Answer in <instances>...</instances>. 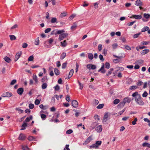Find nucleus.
<instances>
[{"label":"nucleus","instance_id":"nucleus-4","mask_svg":"<svg viewBox=\"0 0 150 150\" xmlns=\"http://www.w3.org/2000/svg\"><path fill=\"white\" fill-rule=\"evenodd\" d=\"M87 68L90 70L92 69L93 70L95 69H96V66L95 65L92 64H88L86 65Z\"/></svg>","mask_w":150,"mask_h":150},{"label":"nucleus","instance_id":"nucleus-11","mask_svg":"<svg viewBox=\"0 0 150 150\" xmlns=\"http://www.w3.org/2000/svg\"><path fill=\"white\" fill-rule=\"evenodd\" d=\"M135 4L137 6H141L142 5V2L140 1V0H137L135 1Z\"/></svg>","mask_w":150,"mask_h":150},{"label":"nucleus","instance_id":"nucleus-21","mask_svg":"<svg viewBox=\"0 0 150 150\" xmlns=\"http://www.w3.org/2000/svg\"><path fill=\"white\" fill-rule=\"evenodd\" d=\"M123 100L125 103H129L131 100V99L128 97L125 98Z\"/></svg>","mask_w":150,"mask_h":150},{"label":"nucleus","instance_id":"nucleus-7","mask_svg":"<svg viewBox=\"0 0 150 150\" xmlns=\"http://www.w3.org/2000/svg\"><path fill=\"white\" fill-rule=\"evenodd\" d=\"M92 139L91 136H90L86 139L85 142L83 143V145H86L89 143Z\"/></svg>","mask_w":150,"mask_h":150},{"label":"nucleus","instance_id":"nucleus-17","mask_svg":"<svg viewBox=\"0 0 150 150\" xmlns=\"http://www.w3.org/2000/svg\"><path fill=\"white\" fill-rule=\"evenodd\" d=\"M25 136L24 135V134L22 133H21L20 134L18 138V139L19 140H23L25 139Z\"/></svg>","mask_w":150,"mask_h":150},{"label":"nucleus","instance_id":"nucleus-56","mask_svg":"<svg viewBox=\"0 0 150 150\" xmlns=\"http://www.w3.org/2000/svg\"><path fill=\"white\" fill-rule=\"evenodd\" d=\"M28 46V45L26 43L24 42L22 44V47L23 48H26Z\"/></svg>","mask_w":150,"mask_h":150},{"label":"nucleus","instance_id":"nucleus-59","mask_svg":"<svg viewBox=\"0 0 150 150\" xmlns=\"http://www.w3.org/2000/svg\"><path fill=\"white\" fill-rule=\"evenodd\" d=\"M140 34V33H139L134 34L133 36V38H138Z\"/></svg>","mask_w":150,"mask_h":150},{"label":"nucleus","instance_id":"nucleus-20","mask_svg":"<svg viewBox=\"0 0 150 150\" xmlns=\"http://www.w3.org/2000/svg\"><path fill=\"white\" fill-rule=\"evenodd\" d=\"M74 72V70L73 69H71L70 71L69 76L68 79H70L72 76Z\"/></svg>","mask_w":150,"mask_h":150},{"label":"nucleus","instance_id":"nucleus-40","mask_svg":"<svg viewBox=\"0 0 150 150\" xmlns=\"http://www.w3.org/2000/svg\"><path fill=\"white\" fill-rule=\"evenodd\" d=\"M89 147L90 148H95V149H98V146L96 145V144H93L92 145L90 146Z\"/></svg>","mask_w":150,"mask_h":150},{"label":"nucleus","instance_id":"nucleus-13","mask_svg":"<svg viewBox=\"0 0 150 150\" xmlns=\"http://www.w3.org/2000/svg\"><path fill=\"white\" fill-rule=\"evenodd\" d=\"M104 64H103V65L101 67V68L98 71V72L101 71V72L102 73H105L106 71V70L104 69Z\"/></svg>","mask_w":150,"mask_h":150},{"label":"nucleus","instance_id":"nucleus-5","mask_svg":"<svg viewBox=\"0 0 150 150\" xmlns=\"http://www.w3.org/2000/svg\"><path fill=\"white\" fill-rule=\"evenodd\" d=\"M22 54V52L21 51L18 52L16 54L14 61L16 62L20 58Z\"/></svg>","mask_w":150,"mask_h":150},{"label":"nucleus","instance_id":"nucleus-63","mask_svg":"<svg viewBox=\"0 0 150 150\" xmlns=\"http://www.w3.org/2000/svg\"><path fill=\"white\" fill-rule=\"evenodd\" d=\"M118 45L117 43H115L112 45V47L113 49H115L117 47Z\"/></svg>","mask_w":150,"mask_h":150},{"label":"nucleus","instance_id":"nucleus-15","mask_svg":"<svg viewBox=\"0 0 150 150\" xmlns=\"http://www.w3.org/2000/svg\"><path fill=\"white\" fill-rule=\"evenodd\" d=\"M40 108L42 110H45L48 108L47 105H43V104H41L39 105Z\"/></svg>","mask_w":150,"mask_h":150},{"label":"nucleus","instance_id":"nucleus-8","mask_svg":"<svg viewBox=\"0 0 150 150\" xmlns=\"http://www.w3.org/2000/svg\"><path fill=\"white\" fill-rule=\"evenodd\" d=\"M142 16L141 15H134L132 16V17H130V18H133L137 19H140L142 18Z\"/></svg>","mask_w":150,"mask_h":150},{"label":"nucleus","instance_id":"nucleus-16","mask_svg":"<svg viewBox=\"0 0 150 150\" xmlns=\"http://www.w3.org/2000/svg\"><path fill=\"white\" fill-rule=\"evenodd\" d=\"M149 52V49H145L142 51L141 53L142 55H144L146 54H147Z\"/></svg>","mask_w":150,"mask_h":150},{"label":"nucleus","instance_id":"nucleus-1","mask_svg":"<svg viewBox=\"0 0 150 150\" xmlns=\"http://www.w3.org/2000/svg\"><path fill=\"white\" fill-rule=\"evenodd\" d=\"M132 96L135 97V101L137 104L140 105H143L144 104V103L142 99L141 95L138 93V92H135Z\"/></svg>","mask_w":150,"mask_h":150},{"label":"nucleus","instance_id":"nucleus-28","mask_svg":"<svg viewBox=\"0 0 150 150\" xmlns=\"http://www.w3.org/2000/svg\"><path fill=\"white\" fill-rule=\"evenodd\" d=\"M66 54L65 52L62 53L60 56V59H63L66 57Z\"/></svg>","mask_w":150,"mask_h":150},{"label":"nucleus","instance_id":"nucleus-49","mask_svg":"<svg viewBox=\"0 0 150 150\" xmlns=\"http://www.w3.org/2000/svg\"><path fill=\"white\" fill-rule=\"evenodd\" d=\"M120 102V100L118 99H115L113 101V103L115 104H117Z\"/></svg>","mask_w":150,"mask_h":150},{"label":"nucleus","instance_id":"nucleus-52","mask_svg":"<svg viewBox=\"0 0 150 150\" xmlns=\"http://www.w3.org/2000/svg\"><path fill=\"white\" fill-rule=\"evenodd\" d=\"M34 59V57L33 55L30 56L28 58V61H32Z\"/></svg>","mask_w":150,"mask_h":150},{"label":"nucleus","instance_id":"nucleus-38","mask_svg":"<svg viewBox=\"0 0 150 150\" xmlns=\"http://www.w3.org/2000/svg\"><path fill=\"white\" fill-rule=\"evenodd\" d=\"M149 41H143L141 42V43L142 45H145L149 44Z\"/></svg>","mask_w":150,"mask_h":150},{"label":"nucleus","instance_id":"nucleus-55","mask_svg":"<svg viewBox=\"0 0 150 150\" xmlns=\"http://www.w3.org/2000/svg\"><path fill=\"white\" fill-rule=\"evenodd\" d=\"M102 45L101 44L98 45V49L99 51H100L102 50Z\"/></svg>","mask_w":150,"mask_h":150},{"label":"nucleus","instance_id":"nucleus-47","mask_svg":"<svg viewBox=\"0 0 150 150\" xmlns=\"http://www.w3.org/2000/svg\"><path fill=\"white\" fill-rule=\"evenodd\" d=\"M143 82L142 81H139L137 83V86H140L142 85L143 84Z\"/></svg>","mask_w":150,"mask_h":150},{"label":"nucleus","instance_id":"nucleus-14","mask_svg":"<svg viewBox=\"0 0 150 150\" xmlns=\"http://www.w3.org/2000/svg\"><path fill=\"white\" fill-rule=\"evenodd\" d=\"M96 130L98 132H101L102 131V125H100L97 126L96 128Z\"/></svg>","mask_w":150,"mask_h":150},{"label":"nucleus","instance_id":"nucleus-6","mask_svg":"<svg viewBox=\"0 0 150 150\" xmlns=\"http://www.w3.org/2000/svg\"><path fill=\"white\" fill-rule=\"evenodd\" d=\"M12 95V94L11 93L6 92L3 93L1 95V96L2 97H10Z\"/></svg>","mask_w":150,"mask_h":150},{"label":"nucleus","instance_id":"nucleus-53","mask_svg":"<svg viewBox=\"0 0 150 150\" xmlns=\"http://www.w3.org/2000/svg\"><path fill=\"white\" fill-rule=\"evenodd\" d=\"M67 62H65V63H63L62 65V68L63 69H64L65 68L67 67Z\"/></svg>","mask_w":150,"mask_h":150},{"label":"nucleus","instance_id":"nucleus-48","mask_svg":"<svg viewBox=\"0 0 150 150\" xmlns=\"http://www.w3.org/2000/svg\"><path fill=\"white\" fill-rule=\"evenodd\" d=\"M105 67L106 69H109L110 67V64L108 62H106L105 64Z\"/></svg>","mask_w":150,"mask_h":150},{"label":"nucleus","instance_id":"nucleus-29","mask_svg":"<svg viewBox=\"0 0 150 150\" xmlns=\"http://www.w3.org/2000/svg\"><path fill=\"white\" fill-rule=\"evenodd\" d=\"M138 88V87L136 86H131L129 88V90H135Z\"/></svg>","mask_w":150,"mask_h":150},{"label":"nucleus","instance_id":"nucleus-27","mask_svg":"<svg viewBox=\"0 0 150 150\" xmlns=\"http://www.w3.org/2000/svg\"><path fill=\"white\" fill-rule=\"evenodd\" d=\"M54 72L55 75L57 76L59 74V71L57 68H55L54 69Z\"/></svg>","mask_w":150,"mask_h":150},{"label":"nucleus","instance_id":"nucleus-46","mask_svg":"<svg viewBox=\"0 0 150 150\" xmlns=\"http://www.w3.org/2000/svg\"><path fill=\"white\" fill-rule=\"evenodd\" d=\"M22 149L23 150H29V149L27 146H22Z\"/></svg>","mask_w":150,"mask_h":150},{"label":"nucleus","instance_id":"nucleus-61","mask_svg":"<svg viewBox=\"0 0 150 150\" xmlns=\"http://www.w3.org/2000/svg\"><path fill=\"white\" fill-rule=\"evenodd\" d=\"M34 105L33 104L30 103L29 104V108L30 109H33L34 108Z\"/></svg>","mask_w":150,"mask_h":150},{"label":"nucleus","instance_id":"nucleus-18","mask_svg":"<svg viewBox=\"0 0 150 150\" xmlns=\"http://www.w3.org/2000/svg\"><path fill=\"white\" fill-rule=\"evenodd\" d=\"M27 126V124L23 122V124L21 127L22 128L21 129V130H24L25 129V127Z\"/></svg>","mask_w":150,"mask_h":150},{"label":"nucleus","instance_id":"nucleus-54","mask_svg":"<svg viewBox=\"0 0 150 150\" xmlns=\"http://www.w3.org/2000/svg\"><path fill=\"white\" fill-rule=\"evenodd\" d=\"M99 58L100 60L102 61H103L104 60V59L103 58V56L102 54H100L99 56Z\"/></svg>","mask_w":150,"mask_h":150},{"label":"nucleus","instance_id":"nucleus-25","mask_svg":"<svg viewBox=\"0 0 150 150\" xmlns=\"http://www.w3.org/2000/svg\"><path fill=\"white\" fill-rule=\"evenodd\" d=\"M142 146L143 147L147 146L149 148H150V144L146 142H145L142 144Z\"/></svg>","mask_w":150,"mask_h":150},{"label":"nucleus","instance_id":"nucleus-62","mask_svg":"<svg viewBox=\"0 0 150 150\" xmlns=\"http://www.w3.org/2000/svg\"><path fill=\"white\" fill-rule=\"evenodd\" d=\"M54 88L55 90L58 91L60 89V87L58 85H57L56 86H55L54 87Z\"/></svg>","mask_w":150,"mask_h":150},{"label":"nucleus","instance_id":"nucleus-2","mask_svg":"<svg viewBox=\"0 0 150 150\" xmlns=\"http://www.w3.org/2000/svg\"><path fill=\"white\" fill-rule=\"evenodd\" d=\"M109 116L110 115L108 112H106L105 113L102 120V122L104 124L107 123L106 122L109 120Z\"/></svg>","mask_w":150,"mask_h":150},{"label":"nucleus","instance_id":"nucleus-33","mask_svg":"<svg viewBox=\"0 0 150 150\" xmlns=\"http://www.w3.org/2000/svg\"><path fill=\"white\" fill-rule=\"evenodd\" d=\"M33 80L35 81L36 83H37L38 81V80L37 78V76L35 74H33Z\"/></svg>","mask_w":150,"mask_h":150},{"label":"nucleus","instance_id":"nucleus-51","mask_svg":"<svg viewBox=\"0 0 150 150\" xmlns=\"http://www.w3.org/2000/svg\"><path fill=\"white\" fill-rule=\"evenodd\" d=\"M136 62L137 64H143V61L142 60H140L137 61Z\"/></svg>","mask_w":150,"mask_h":150},{"label":"nucleus","instance_id":"nucleus-57","mask_svg":"<svg viewBox=\"0 0 150 150\" xmlns=\"http://www.w3.org/2000/svg\"><path fill=\"white\" fill-rule=\"evenodd\" d=\"M99 103V101L98 100L95 99L93 101V103L95 105H97Z\"/></svg>","mask_w":150,"mask_h":150},{"label":"nucleus","instance_id":"nucleus-42","mask_svg":"<svg viewBox=\"0 0 150 150\" xmlns=\"http://www.w3.org/2000/svg\"><path fill=\"white\" fill-rule=\"evenodd\" d=\"M104 106V104H100L97 107V108L98 109H101Z\"/></svg>","mask_w":150,"mask_h":150},{"label":"nucleus","instance_id":"nucleus-41","mask_svg":"<svg viewBox=\"0 0 150 150\" xmlns=\"http://www.w3.org/2000/svg\"><path fill=\"white\" fill-rule=\"evenodd\" d=\"M77 27V25L75 23H74L73 25L71 27V29L72 30H74Z\"/></svg>","mask_w":150,"mask_h":150},{"label":"nucleus","instance_id":"nucleus-60","mask_svg":"<svg viewBox=\"0 0 150 150\" xmlns=\"http://www.w3.org/2000/svg\"><path fill=\"white\" fill-rule=\"evenodd\" d=\"M51 30V28H47L45 30V33H47Z\"/></svg>","mask_w":150,"mask_h":150},{"label":"nucleus","instance_id":"nucleus-24","mask_svg":"<svg viewBox=\"0 0 150 150\" xmlns=\"http://www.w3.org/2000/svg\"><path fill=\"white\" fill-rule=\"evenodd\" d=\"M149 29V27L148 26H144L141 30V32H145Z\"/></svg>","mask_w":150,"mask_h":150},{"label":"nucleus","instance_id":"nucleus-58","mask_svg":"<svg viewBox=\"0 0 150 150\" xmlns=\"http://www.w3.org/2000/svg\"><path fill=\"white\" fill-rule=\"evenodd\" d=\"M73 132V130L72 129H69L67 130L66 132V133L67 134H71Z\"/></svg>","mask_w":150,"mask_h":150},{"label":"nucleus","instance_id":"nucleus-19","mask_svg":"<svg viewBox=\"0 0 150 150\" xmlns=\"http://www.w3.org/2000/svg\"><path fill=\"white\" fill-rule=\"evenodd\" d=\"M4 60L6 62L9 63L11 61V59L7 56H6L4 58Z\"/></svg>","mask_w":150,"mask_h":150},{"label":"nucleus","instance_id":"nucleus-12","mask_svg":"<svg viewBox=\"0 0 150 150\" xmlns=\"http://www.w3.org/2000/svg\"><path fill=\"white\" fill-rule=\"evenodd\" d=\"M65 32V31L64 30H57L56 33H55V35H57V34H59L60 35L64 33Z\"/></svg>","mask_w":150,"mask_h":150},{"label":"nucleus","instance_id":"nucleus-9","mask_svg":"<svg viewBox=\"0 0 150 150\" xmlns=\"http://www.w3.org/2000/svg\"><path fill=\"white\" fill-rule=\"evenodd\" d=\"M71 104L72 106L74 108H77L78 105V102L76 100H73L72 101Z\"/></svg>","mask_w":150,"mask_h":150},{"label":"nucleus","instance_id":"nucleus-10","mask_svg":"<svg viewBox=\"0 0 150 150\" xmlns=\"http://www.w3.org/2000/svg\"><path fill=\"white\" fill-rule=\"evenodd\" d=\"M24 91V89L22 88H20L18 89L17 91V93L20 95L22 94Z\"/></svg>","mask_w":150,"mask_h":150},{"label":"nucleus","instance_id":"nucleus-35","mask_svg":"<svg viewBox=\"0 0 150 150\" xmlns=\"http://www.w3.org/2000/svg\"><path fill=\"white\" fill-rule=\"evenodd\" d=\"M144 16L145 18L148 19L150 17V14L145 13L144 14Z\"/></svg>","mask_w":150,"mask_h":150},{"label":"nucleus","instance_id":"nucleus-26","mask_svg":"<svg viewBox=\"0 0 150 150\" xmlns=\"http://www.w3.org/2000/svg\"><path fill=\"white\" fill-rule=\"evenodd\" d=\"M88 57L90 60H92L93 58V56L92 54L89 53L88 54Z\"/></svg>","mask_w":150,"mask_h":150},{"label":"nucleus","instance_id":"nucleus-3","mask_svg":"<svg viewBox=\"0 0 150 150\" xmlns=\"http://www.w3.org/2000/svg\"><path fill=\"white\" fill-rule=\"evenodd\" d=\"M68 35V34L67 33H64L59 35L58 38L59 41H61L62 40H63L65 38L67 37Z\"/></svg>","mask_w":150,"mask_h":150},{"label":"nucleus","instance_id":"nucleus-30","mask_svg":"<svg viewBox=\"0 0 150 150\" xmlns=\"http://www.w3.org/2000/svg\"><path fill=\"white\" fill-rule=\"evenodd\" d=\"M9 37L10 38V40H14L16 39V37L14 35H9Z\"/></svg>","mask_w":150,"mask_h":150},{"label":"nucleus","instance_id":"nucleus-31","mask_svg":"<svg viewBox=\"0 0 150 150\" xmlns=\"http://www.w3.org/2000/svg\"><path fill=\"white\" fill-rule=\"evenodd\" d=\"M102 143V142L100 141H98L96 142V145L98 146V148L99 146H100Z\"/></svg>","mask_w":150,"mask_h":150},{"label":"nucleus","instance_id":"nucleus-32","mask_svg":"<svg viewBox=\"0 0 150 150\" xmlns=\"http://www.w3.org/2000/svg\"><path fill=\"white\" fill-rule=\"evenodd\" d=\"M51 22L52 23H57V19L56 18H52L51 20Z\"/></svg>","mask_w":150,"mask_h":150},{"label":"nucleus","instance_id":"nucleus-50","mask_svg":"<svg viewBox=\"0 0 150 150\" xmlns=\"http://www.w3.org/2000/svg\"><path fill=\"white\" fill-rule=\"evenodd\" d=\"M17 82V81L16 79H13L12 80L11 82L10 85H13L15 84Z\"/></svg>","mask_w":150,"mask_h":150},{"label":"nucleus","instance_id":"nucleus-45","mask_svg":"<svg viewBox=\"0 0 150 150\" xmlns=\"http://www.w3.org/2000/svg\"><path fill=\"white\" fill-rule=\"evenodd\" d=\"M16 110H18L19 113H23V110L19 109L18 108H16Z\"/></svg>","mask_w":150,"mask_h":150},{"label":"nucleus","instance_id":"nucleus-34","mask_svg":"<svg viewBox=\"0 0 150 150\" xmlns=\"http://www.w3.org/2000/svg\"><path fill=\"white\" fill-rule=\"evenodd\" d=\"M35 44L36 45H38L39 43V38L38 37L37 39L35 40Z\"/></svg>","mask_w":150,"mask_h":150},{"label":"nucleus","instance_id":"nucleus-37","mask_svg":"<svg viewBox=\"0 0 150 150\" xmlns=\"http://www.w3.org/2000/svg\"><path fill=\"white\" fill-rule=\"evenodd\" d=\"M40 115L41 117L42 120H45L46 119V116L45 115L43 114H40Z\"/></svg>","mask_w":150,"mask_h":150},{"label":"nucleus","instance_id":"nucleus-64","mask_svg":"<svg viewBox=\"0 0 150 150\" xmlns=\"http://www.w3.org/2000/svg\"><path fill=\"white\" fill-rule=\"evenodd\" d=\"M40 103V101L38 99H36L35 101V104L36 105H38Z\"/></svg>","mask_w":150,"mask_h":150},{"label":"nucleus","instance_id":"nucleus-39","mask_svg":"<svg viewBox=\"0 0 150 150\" xmlns=\"http://www.w3.org/2000/svg\"><path fill=\"white\" fill-rule=\"evenodd\" d=\"M67 14V13L66 12H64L62 13L60 15L59 17L61 18H63Z\"/></svg>","mask_w":150,"mask_h":150},{"label":"nucleus","instance_id":"nucleus-23","mask_svg":"<svg viewBox=\"0 0 150 150\" xmlns=\"http://www.w3.org/2000/svg\"><path fill=\"white\" fill-rule=\"evenodd\" d=\"M61 46L63 47H65L67 45V43L65 40H64L63 42H61Z\"/></svg>","mask_w":150,"mask_h":150},{"label":"nucleus","instance_id":"nucleus-43","mask_svg":"<svg viewBox=\"0 0 150 150\" xmlns=\"http://www.w3.org/2000/svg\"><path fill=\"white\" fill-rule=\"evenodd\" d=\"M47 80V78L46 76L43 77L41 79V81L43 83L45 81H46Z\"/></svg>","mask_w":150,"mask_h":150},{"label":"nucleus","instance_id":"nucleus-22","mask_svg":"<svg viewBox=\"0 0 150 150\" xmlns=\"http://www.w3.org/2000/svg\"><path fill=\"white\" fill-rule=\"evenodd\" d=\"M33 119V117L32 116H30L29 117H27L24 122L26 123L27 122H29L30 120H32Z\"/></svg>","mask_w":150,"mask_h":150},{"label":"nucleus","instance_id":"nucleus-44","mask_svg":"<svg viewBox=\"0 0 150 150\" xmlns=\"http://www.w3.org/2000/svg\"><path fill=\"white\" fill-rule=\"evenodd\" d=\"M78 82L80 86L79 88L81 90L82 89L83 87V85L81 84L79 80H78Z\"/></svg>","mask_w":150,"mask_h":150},{"label":"nucleus","instance_id":"nucleus-36","mask_svg":"<svg viewBox=\"0 0 150 150\" xmlns=\"http://www.w3.org/2000/svg\"><path fill=\"white\" fill-rule=\"evenodd\" d=\"M47 86V83H43L42 85V89H45L46 88Z\"/></svg>","mask_w":150,"mask_h":150}]
</instances>
